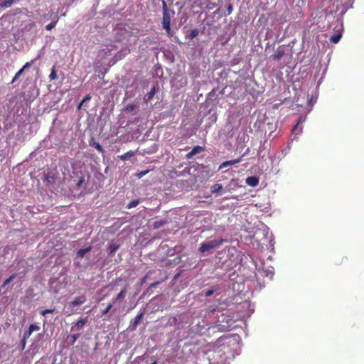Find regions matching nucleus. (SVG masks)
Listing matches in <instances>:
<instances>
[{"label":"nucleus","mask_w":364,"mask_h":364,"mask_svg":"<svg viewBox=\"0 0 364 364\" xmlns=\"http://www.w3.org/2000/svg\"><path fill=\"white\" fill-rule=\"evenodd\" d=\"M162 27L166 30L168 35H171V21L175 15V11L168 9L167 4L165 0H162Z\"/></svg>","instance_id":"f257e3e1"},{"label":"nucleus","mask_w":364,"mask_h":364,"mask_svg":"<svg viewBox=\"0 0 364 364\" xmlns=\"http://www.w3.org/2000/svg\"><path fill=\"white\" fill-rule=\"evenodd\" d=\"M225 241V240L220 239L210 240L207 242H203L200 245L199 250L201 252H205L206 251H208L209 250L219 247Z\"/></svg>","instance_id":"f03ea898"},{"label":"nucleus","mask_w":364,"mask_h":364,"mask_svg":"<svg viewBox=\"0 0 364 364\" xmlns=\"http://www.w3.org/2000/svg\"><path fill=\"white\" fill-rule=\"evenodd\" d=\"M39 330H40V326H37L36 324H31L28 327V329L27 331H26L23 333L24 339L28 338L33 331H39Z\"/></svg>","instance_id":"7ed1b4c3"},{"label":"nucleus","mask_w":364,"mask_h":364,"mask_svg":"<svg viewBox=\"0 0 364 364\" xmlns=\"http://www.w3.org/2000/svg\"><path fill=\"white\" fill-rule=\"evenodd\" d=\"M240 160H241L240 159H237L224 161L223 163H222L220 165V166L218 168V171L222 170V169H223L226 167H228L230 166L235 165V164L240 162Z\"/></svg>","instance_id":"20e7f679"},{"label":"nucleus","mask_w":364,"mask_h":364,"mask_svg":"<svg viewBox=\"0 0 364 364\" xmlns=\"http://www.w3.org/2000/svg\"><path fill=\"white\" fill-rule=\"evenodd\" d=\"M203 150L202 146H195L192 150L186 154L187 159L192 158L194 155L201 152Z\"/></svg>","instance_id":"39448f33"},{"label":"nucleus","mask_w":364,"mask_h":364,"mask_svg":"<svg viewBox=\"0 0 364 364\" xmlns=\"http://www.w3.org/2000/svg\"><path fill=\"white\" fill-rule=\"evenodd\" d=\"M89 145L94 146L100 153L102 154L105 151L103 147L98 142H96L94 138L89 141Z\"/></svg>","instance_id":"423d86ee"},{"label":"nucleus","mask_w":364,"mask_h":364,"mask_svg":"<svg viewBox=\"0 0 364 364\" xmlns=\"http://www.w3.org/2000/svg\"><path fill=\"white\" fill-rule=\"evenodd\" d=\"M246 183L247 185L252 187H255L259 183V179L255 176H250L247 178Z\"/></svg>","instance_id":"0eeeda50"},{"label":"nucleus","mask_w":364,"mask_h":364,"mask_svg":"<svg viewBox=\"0 0 364 364\" xmlns=\"http://www.w3.org/2000/svg\"><path fill=\"white\" fill-rule=\"evenodd\" d=\"M87 299L85 295H81L76 298L74 301L71 302V305L73 306L80 305L84 304L86 301Z\"/></svg>","instance_id":"6e6552de"},{"label":"nucleus","mask_w":364,"mask_h":364,"mask_svg":"<svg viewBox=\"0 0 364 364\" xmlns=\"http://www.w3.org/2000/svg\"><path fill=\"white\" fill-rule=\"evenodd\" d=\"M85 320L81 319L79 320L74 326H72L71 331H75L76 330L81 329L85 324Z\"/></svg>","instance_id":"1a4fd4ad"},{"label":"nucleus","mask_w":364,"mask_h":364,"mask_svg":"<svg viewBox=\"0 0 364 364\" xmlns=\"http://www.w3.org/2000/svg\"><path fill=\"white\" fill-rule=\"evenodd\" d=\"M304 119H303L302 117H299V119L297 121V123L294 125V127L292 128V132L295 133L296 134H299L301 132L302 129L299 128V124L301 122H303Z\"/></svg>","instance_id":"9d476101"},{"label":"nucleus","mask_w":364,"mask_h":364,"mask_svg":"<svg viewBox=\"0 0 364 364\" xmlns=\"http://www.w3.org/2000/svg\"><path fill=\"white\" fill-rule=\"evenodd\" d=\"M342 37V31H338V33L333 35L330 38V41L333 43H338Z\"/></svg>","instance_id":"9b49d317"},{"label":"nucleus","mask_w":364,"mask_h":364,"mask_svg":"<svg viewBox=\"0 0 364 364\" xmlns=\"http://www.w3.org/2000/svg\"><path fill=\"white\" fill-rule=\"evenodd\" d=\"M14 0H0V9H7L11 6Z\"/></svg>","instance_id":"f8f14e48"},{"label":"nucleus","mask_w":364,"mask_h":364,"mask_svg":"<svg viewBox=\"0 0 364 364\" xmlns=\"http://www.w3.org/2000/svg\"><path fill=\"white\" fill-rule=\"evenodd\" d=\"M156 94V87H153L151 90L145 95L144 100L146 102L150 101L153 99Z\"/></svg>","instance_id":"ddd939ff"},{"label":"nucleus","mask_w":364,"mask_h":364,"mask_svg":"<svg viewBox=\"0 0 364 364\" xmlns=\"http://www.w3.org/2000/svg\"><path fill=\"white\" fill-rule=\"evenodd\" d=\"M135 155V152L133 151H127V153L122 154V155H120V156H118V158L122 161H125L132 156H134Z\"/></svg>","instance_id":"4468645a"},{"label":"nucleus","mask_w":364,"mask_h":364,"mask_svg":"<svg viewBox=\"0 0 364 364\" xmlns=\"http://www.w3.org/2000/svg\"><path fill=\"white\" fill-rule=\"evenodd\" d=\"M223 189V186L220 183H215L210 187L212 193H219Z\"/></svg>","instance_id":"2eb2a0df"},{"label":"nucleus","mask_w":364,"mask_h":364,"mask_svg":"<svg viewBox=\"0 0 364 364\" xmlns=\"http://www.w3.org/2000/svg\"><path fill=\"white\" fill-rule=\"evenodd\" d=\"M144 313L141 312L133 320L132 325L134 328H136L140 320L143 318Z\"/></svg>","instance_id":"dca6fc26"},{"label":"nucleus","mask_w":364,"mask_h":364,"mask_svg":"<svg viewBox=\"0 0 364 364\" xmlns=\"http://www.w3.org/2000/svg\"><path fill=\"white\" fill-rule=\"evenodd\" d=\"M44 182H46L47 184H52L55 181V178L53 176L50 175L49 173L45 174L43 176Z\"/></svg>","instance_id":"f3484780"},{"label":"nucleus","mask_w":364,"mask_h":364,"mask_svg":"<svg viewBox=\"0 0 364 364\" xmlns=\"http://www.w3.org/2000/svg\"><path fill=\"white\" fill-rule=\"evenodd\" d=\"M91 250V247H86V248H82V249H80L77 252V257H83L84 255L90 252Z\"/></svg>","instance_id":"a211bd4d"},{"label":"nucleus","mask_w":364,"mask_h":364,"mask_svg":"<svg viewBox=\"0 0 364 364\" xmlns=\"http://www.w3.org/2000/svg\"><path fill=\"white\" fill-rule=\"evenodd\" d=\"M140 199L132 200L128 203L127 207V208L131 209L132 208L137 206L140 203Z\"/></svg>","instance_id":"6ab92c4d"},{"label":"nucleus","mask_w":364,"mask_h":364,"mask_svg":"<svg viewBox=\"0 0 364 364\" xmlns=\"http://www.w3.org/2000/svg\"><path fill=\"white\" fill-rule=\"evenodd\" d=\"M119 248V245H117L115 243L110 244L108 247L110 254L114 253Z\"/></svg>","instance_id":"aec40b11"},{"label":"nucleus","mask_w":364,"mask_h":364,"mask_svg":"<svg viewBox=\"0 0 364 364\" xmlns=\"http://www.w3.org/2000/svg\"><path fill=\"white\" fill-rule=\"evenodd\" d=\"M16 277V274H13L10 277H9L8 279H6L3 284L1 285V288H4L6 286H7L9 284H10L13 280Z\"/></svg>","instance_id":"412c9836"},{"label":"nucleus","mask_w":364,"mask_h":364,"mask_svg":"<svg viewBox=\"0 0 364 364\" xmlns=\"http://www.w3.org/2000/svg\"><path fill=\"white\" fill-rule=\"evenodd\" d=\"M127 293V289L124 288V289H122L118 294L117 296H116L115 299H114V301L119 300V299H121L122 298H124V296H125Z\"/></svg>","instance_id":"4be33fe9"},{"label":"nucleus","mask_w":364,"mask_h":364,"mask_svg":"<svg viewBox=\"0 0 364 364\" xmlns=\"http://www.w3.org/2000/svg\"><path fill=\"white\" fill-rule=\"evenodd\" d=\"M23 70L21 68L15 75L14 77L13 78L11 83H14L15 81H16L19 77L21 76V75L23 73Z\"/></svg>","instance_id":"5701e85b"},{"label":"nucleus","mask_w":364,"mask_h":364,"mask_svg":"<svg viewBox=\"0 0 364 364\" xmlns=\"http://www.w3.org/2000/svg\"><path fill=\"white\" fill-rule=\"evenodd\" d=\"M199 33V31L198 29H193L190 31L189 34L188 35V36L190 38H193L195 37H196Z\"/></svg>","instance_id":"b1692460"},{"label":"nucleus","mask_w":364,"mask_h":364,"mask_svg":"<svg viewBox=\"0 0 364 364\" xmlns=\"http://www.w3.org/2000/svg\"><path fill=\"white\" fill-rule=\"evenodd\" d=\"M164 224H165V222L164 220L156 221V222H154V223L153 225L154 228L158 229L160 227H161L162 225H164Z\"/></svg>","instance_id":"393cba45"},{"label":"nucleus","mask_w":364,"mask_h":364,"mask_svg":"<svg viewBox=\"0 0 364 364\" xmlns=\"http://www.w3.org/2000/svg\"><path fill=\"white\" fill-rule=\"evenodd\" d=\"M57 77L56 72L54 68L52 69V71L49 75V77L51 80H55Z\"/></svg>","instance_id":"a878e982"},{"label":"nucleus","mask_w":364,"mask_h":364,"mask_svg":"<svg viewBox=\"0 0 364 364\" xmlns=\"http://www.w3.org/2000/svg\"><path fill=\"white\" fill-rule=\"evenodd\" d=\"M90 99H91V97H90V95H86V96L83 98V100L81 101V102L80 103L78 108L80 109V107L82 106V105L85 102L88 101V100H90Z\"/></svg>","instance_id":"bb28decb"},{"label":"nucleus","mask_w":364,"mask_h":364,"mask_svg":"<svg viewBox=\"0 0 364 364\" xmlns=\"http://www.w3.org/2000/svg\"><path fill=\"white\" fill-rule=\"evenodd\" d=\"M112 306L113 304H109L103 311H102V314H107L109 311L110 309L112 308Z\"/></svg>","instance_id":"cd10ccee"},{"label":"nucleus","mask_w":364,"mask_h":364,"mask_svg":"<svg viewBox=\"0 0 364 364\" xmlns=\"http://www.w3.org/2000/svg\"><path fill=\"white\" fill-rule=\"evenodd\" d=\"M135 109V105H132V104H130V105H127L126 106V110L128 111V112H132L134 111Z\"/></svg>","instance_id":"c85d7f7f"},{"label":"nucleus","mask_w":364,"mask_h":364,"mask_svg":"<svg viewBox=\"0 0 364 364\" xmlns=\"http://www.w3.org/2000/svg\"><path fill=\"white\" fill-rule=\"evenodd\" d=\"M55 24H56V22H51L46 26V28L48 31H50L51 29H53L55 27Z\"/></svg>","instance_id":"c756f323"},{"label":"nucleus","mask_w":364,"mask_h":364,"mask_svg":"<svg viewBox=\"0 0 364 364\" xmlns=\"http://www.w3.org/2000/svg\"><path fill=\"white\" fill-rule=\"evenodd\" d=\"M215 290L214 289H209V290H207L205 292V296H210L213 293H214Z\"/></svg>","instance_id":"7c9ffc66"},{"label":"nucleus","mask_w":364,"mask_h":364,"mask_svg":"<svg viewBox=\"0 0 364 364\" xmlns=\"http://www.w3.org/2000/svg\"><path fill=\"white\" fill-rule=\"evenodd\" d=\"M124 50L125 51V54H127V53H130V50H129V48H125V49H124V50H120V52H119V53H118V55H119V58H121V57H122V55H120V53H121L122 52H123Z\"/></svg>","instance_id":"2f4dec72"},{"label":"nucleus","mask_w":364,"mask_h":364,"mask_svg":"<svg viewBox=\"0 0 364 364\" xmlns=\"http://www.w3.org/2000/svg\"><path fill=\"white\" fill-rule=\"evenodd\" d=\"M159 284H160V282H154V283H152V284H150L149 288H150V289L155 288V287H156Z\"/></svg>","instance_id":"473e14b6"},{"label":"nucleus","mask_w":364,"mask_h":364,"mask_svg":"<svg viewBox=\"0 0 364 364\" xmlns=\"http://www.w3.org/2000/svg\"><path fill=\"white\" fill-rule=\"evenodd\" d=\"M53 311V310H52V309H46V310H44V311H43L41 312V314L45 316L46 314H49V313H51Z\"/></svg>","instance_id":"72a5a7b5"},{"label":"nucleus","mask_w":364,"mask_h":364,"mask_svg":"<svg viewBox=\"0 0 364 364\" xmlns=\"http://www.w3.org/2000/svg\"><path fill=\"white\" fill-rule=\"evenodd\" d=\"M147 173L148 171H141L140 173H138V176L139 178H141L142 176H145Z\"/></svg>","instance_id":"f704fd0d"},{"label":"nucleus","mask_w":364,"mask_h":364,"mask_svg":"<svg viewBox=\"0 0 364 364\" xmlns=\"http://www.w3.org/2000/svg\"><path fill=\"white\" fill-rule=\"evenodd\" d=\"M31 65V62H28L26 63L22 68V69L24 70L25 69L29 68L30 66Z\"/></svg>","instance_id":"c9c22d12"},{"label":"nucleus","mask_w":364,"mask_h":364,"mask_svg":"<svg viewBox=\"0 0 364 364\" xmlns=\"http://www.w3.org/2000/svg\"><path fill=\"white\" fill-rule=\"evenodd\" d=\"M84 182H85V179H84L83 178H80V179L78 181V182H77V186L78 187H80L82 183H84Z\"/></svg>","instance_id":"e433bc0d"},{"label":"nucleus","mask_w":364,"mask_h":364,"mask_svg":"<svg viewBox=\"0 0 364 364\" xmlns=\"http://www.w3.org/2000/svg\"><path fill=\"white\" fill-rule=\"evenodd\" d=\"M227 10H228V14H230L232 11V6L231 4L228 5Z\"/></svg>","instance_id":"4c0bfd02"},{"label":"nucleus","mask_w":364,"mask_h":364,"mask_svg":"<svg viewBox=\"0 0 364 364\" xmlns=\"http://www.w3.org/2000/svg\"><path fill=\"white\" fill-rule=\"evenodd\" d=\"M26 339H24V336H23V338L21 340V343H22V346H23V348H24L25 347V345H26Z\"/></svg>","instance_id":"58836bf2"},{"label":"nucleus","mask_w":364,"mask_h":364,"mask_svg":"<svg viewBox=\"0 0 364 364\" xmlns=\"http://www.w3.org/2000/svg\"><path fill=\"white\" fill-rule=\"evenodd\" d=\"M146 276L144 277L141 279V284H144L145 282H146Z\"/></svg>","instance_id":"ea45409f"},{"label":"nucleus","mask_w":364,"mask_h":364,"mask_svg":"<svg viewBox=\"0 0 364 364\" xmlns=\"http://www.w3.org/2000/svg\"><path fill=\"white\" fill-rule=\"evenodd\" d=\"M282 55V54H278V55L275 57V58H277V59H279V58H280V57H281Z\"/></svg>","instance_id":"a19ab883"},{"label":"nucleus","mask_w":364,"mask_h":364,"mask_svg":"<svg viewBox=\"0 0 364 364\" xmlns=\"http://www.w3.org/2000/svg\"><path fill=\"white\" fill-rule=\"evenodd\" d=\"M215 4H213L211 6L208 7V9L210 10V9H213L214 7H215Z\"/></svg>","instance_id":"79ce46f5"},{"label":"nucleus","mask_w":364,"mask_h":364,"mask_svg":"<svg viewBox=\"0 0 364 364\" xmlns=\"http://www.w3.org/2000/svg\"><path fill=\"white\" fill-rule=\"evenodd\" d=\"M73 341H76V339H77L76 335H73Z\"/></svg>","instance_id":"37998d69"}]
</instances>
